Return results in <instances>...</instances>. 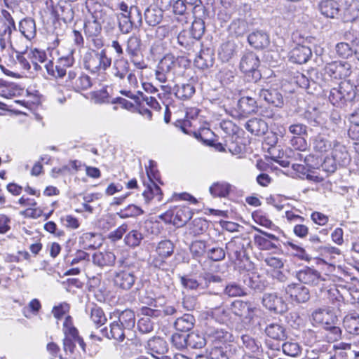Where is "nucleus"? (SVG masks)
Here are the masks:
<instances>
[{
    "mask_svg": "<svg viewBox=\"0 0 359 359\" xmlns=\"http://www.w3.org/2000/svg\"><path fill=\"white\" fill-rule=\"evenodd\" d=\"M116 257L111 252H97L93 256V262L95 265L100 267L111 266L114 264Z\"/></svg>",
    "mask_w": 359,
    "mask_h": 359,
    "instance_id": "nucleus-33",
    "label": "nucleus"
},
{
    "mask_svg": "<svg viewBox=\"0 0 359 359\" xmlns=\"http://www.w3.org/2000/svg\"><path fill=\"white\" fill-rule=\"evenodd\" d=\"M126 328L118 320H114L110 323L109 329L104 327L102 330V332L108 339H114L118 341H123L126 337Z\"/></svg>",
    "mask_w": 359,
    "mask_h": 359,
    "instance_id": "nucleus-19",
    "label": "nucleus"
},
{
    "mask_svg": "<svg viewBox=\"0 0 359 359\" xmlns=\"http://www.w3.org/2000/svg\"><path fill=\"white\" fill-rule=\"evenodd\" d=\"M313 321L324 327L334 323L336 316L328 309H318L315 310L311 315Z\"/></svg>",
    "mask_w": 359,
    "mask_h": 359,
    "instance_id": "nucleus-22",
    "label": "nucleus"
},
{
    "mask_svg": "<svg viewBox=\"0 0 359 359\" xmlns=\"http://www.w3.org/2000/svg\"><path fill=\"white\" fill-rule=\"evenodd\" d=\"M195 322L194 316L187 313L177 318L174 323L176 330L180 332H188L192 329Z\"/></svg>",
    "mask_w": 359,
    "mask_h": 359,
    "instance_id": "nucleus-37",
    "label": "nucleus"
},
{
    "mask_svg": "<svg viewBox=\"0 0 359 359\" xmlns=\"http://www.w3.org/2000/svg\"><path fill=\"white\" fill-rule=\"evenodd\" d=\"M191 217V210L187 206L175 207L160 216L165 222L172 223L177 227L183 226Z\"/></svg>",
    "mask_w": 359,
    "mask_h": 359,
    "instance_id": "nucleus-2",
    "label": "nucleus"
},
{
    "mask_svg": "<svg viewBox=\"0 0 359 359\" xmlns=\"http://www.w3.org/2000/svg\"><path fill=\"white\" fill-rule=\"evenodd\" d=\"M173 90L178 99L184 100L192 97L195 93V88L191 83H182L176 85Z\"/></svg>",
    "mask_w": 359,
    "mask_h": 359,
    "instance_id": "nucleus-38",
    "label": "nucleus"
},
{
    "mask_svg": "<svg viewBox=\"0 0 359 359\" xmlns=\"http://www.w3.org/2000/svg\"><path fill=\"white\" fill-rule=\"evenodd\" d=\"M236 44L232 41H227L222 44L219 50V55L223 61H229L235 54Z\"/></svg>",
    "mask_w": 359,
    "mask_h": 359,
    "instance_id": "nucleus-45",
    "label": "nucleus"
},
{
    "mask_svg": "<svg viewBox=\"0 0 359 359\" xmlns=\"http://www.w3.org/2000/svg\"><path fill=\"white\" fill-rule=\"evenodd\" d=\"M243 346L246 351L250 353H257L259 351V345L257 342L249 335H243L241 337Z\"/></svg>",
    "mask_w": 359,
    "mask_h": 359,
    "instance_id": "nucleus-59",
    "label": "nucleus"
},
{
    "mask_svg": "<svg viewBox=\"0 0 359 359\" xmlns=\"http://www.w3.org/2000/svg\"><path fill=\"white\" fill-rule=\"evenodd\" d=\"M137 277L130 270H118L114 271L112 276L114 285L123 290H130L135 284Z\"/></svg>",
    "mask_w": 359,
    "mask_h": 359,
    "instance_id": "nucleus-5",
    "label": "nucleus"
},
{
    "mask_svg": "<svg viewBox=\"0 0 359 359\" xmlns=\"http://www.w3.org/2000/svg\"><path fill=\"white\" fill-rule=\"evenodd\" d=\"M226 250L229 257L235 260L241 259L244 252V244L239 238H233L226 244Z\"/></svg>",
    "mask_w": 359,
    "mask_h": 359,
    "instance_id": "nucleus-24",
    "label": "nucleus"
},
{
    "mask_svg": "<svg viewBox=\"0 0 359 359\" xmlns=\"http://www.w3.org/2000/svg\"><path fill=\"white\" fill-rule=\"evenodd\" d=\"M255 307L246 302L236 300L231 303L229 307L231 313L241 318L251 320L254 316Z\"/></svg>",
    "mask_w": 359,
    "mask_h": 359,
    "instance_id": "nucleus-11",
    "label": "nucleus"
},
{
    "mask_svg": "<svg viewBox=\"0 0 359 359\" xmlns=\"http://www.w3.org/2000/svg\"><path fill=\"white\" fill-rule=\"evenodd\" d=\"M231 185L227 182H216L210 187V192L214 197H226L231 191Z\"/></svg>",
    "mask_w": 359,
    "mask_h": 359,
    "instance_id": "nucleus-39",
    "label": "nucleus"
},
{
    "mask_svg": "<svg viewBox=\"0 0 359 359\" xmlns=\"http://www.w3.org/2000/svg\"><path fill=\"white\" fill-rule=\"evenodd\" d=\"M312 56L311 49L306 46L298 44L294 47L289 55L290 62L296 64H305Z\"/></svg>",
    "mask_w": 359,
    "mask_h": 359,
    "instance_id": "nucleus-12",
    "label": "nucleus"
},
{
    "mask_svg": "<svg viewBox=\"0 0 359 359\" xmlns=\"http://www.w3.org/2000/svg\"><path fill=\"white\" fill-rule=\"evenodd\" d=\"M285 292L290 296L292 301L297 303H305L310 299L309 290L301 284H289L285 288Z\"/></svg>",
    "mask_w": 359,
    "mask_h": 359,
    "instance_id": "nucleus-10",
    "label": "nucleus"
},
{
    "mask_svg": "<svg viewBox=\"0 0 359 359\" xmlns=\"http://www.w3.org/2000/svg\"><path fill=\"white\" fill-rule=\"evenodd\" d=\"M18 29L20 33L28 40L32 39L36 36L35 21L31 18H26L20 20Z\"/></svg>",
    "mask_w": 359,
    "mask_h": 359,
    "instance_id": "nucleus-28",
    "label": "nucleus"
},
{
    "mask_svg": "<svg viewBox=\"0 0 359 359\" xmlns=\"http://www.w3.org/2000/svg\"><path fill=\"white\" fill-rule=\"evenodd\" d=\"M224 293L231 297H241L247 294L245 289L236 282L227 284L224 288Z\"/></svg>",
    "mask_w": 359,
    "mask_h": 359,
    "instance_id": "nucleus-50",
    "label": "nucleus"
},
{
    "mask_svg": "<svg viewBox=\"0 0 359 359\" xmlns=\"http://www.w3.org/2000/svg\"><path fill=\"white\" fill-rule=\"evenodd\" d=\"M137 20L135 15H132V11L128 14L117 13L116 24L118 29L123 34L130 33L135 25V20Z\"/></svg>",
    "mask_w": 359,
    "mask_h": 359,
    "instance_id": "nucleus-21",
    "label": "nucleus"
},
{
    "mask_svg": "<svg viewBox=\"0 0 359 359\" xmlns=\"http://www.w3.org/2000/svg\"><path fill=\"white\" fill-rule=\"evenodd\" d=\"M259 66L258 57L252 52H248L243 55L240 62V69L244 74H252V76L258 78L260 76L257 71Z\"/></svg>",
    "mask_w": 359,
    "mask_h": 359,
    "instance_id": "nucleus-7",
    "label": "nucleus"
},
{
    "mask_svg": "<svg viewBox=\"0 0 359 359\" xmlns=\"http://www.w3.org/2000/svg\"><path fill=\"white\" fill-rule=\"evenodd\" d=\"M102 26L96 19L88 20L84 24V32L87 38L101 34Z\"/></svg>",
    "mask_w": 359,
    "mask_h": 359,
    "instance_id": "nucleus-49",
    "label": "nucleus"
},
{
    "mask_svg": "<svg viewBox=\"0 0 359 359\" xmlns=\"http://www.w3.org/2000/svg\"><path fill=\"white\" fill-rule=\"evenodd\" d=\"M295 276L299 282L311 286L318 285L325 280L319 271L310 267H304L297 271Z\"/></svg>",
    "mask_w": 359,
    "mask_h": 359,
    "instance_id": "nucleus-8",
    "label": "nucleus"
},
{
    "mask_svg": "<svg viewBox=\"0 0 359 359\" xmlns=\"http://www.w3.org/2000/svg\"><path fill=\"white\" fill-rule=\"evenodd\" d=\"M63 332L65 337H69L73 339L79 336V331L73 325L72 319L70 316L65 318L63 323Z\"/></svg>",
    "mask_w": 359,
    "mask_h": 359,
    "instance_id": "nucleus-60",
    "label": "nucleus"
},
{
    "mask_svg": "<svg viewBox=\"0 0 359 359\" xmlns=\"http://www.w3.org/2000/svg\"><path fill=\"white\" fill-rule=\"evenodd\" d=\"M338 88L341 92V95L346 102H351L355 98L356 92L353 83L350 80L341 81Z\"/></svg>",
    "mask_w": 359,
    "mask_h": 359,
    "instance_id": "nucleus-40",
    "label": "nucleus"
},
{
    "mask_svg": "<svg viewBox=\"0 0 359 359\" xmlns=\"http://www.w3.org/2000/svg\"><path fill=\"white\" fill-rule=\"evenodd\" d=\"M321 75V73L317 70H312L309 72L310 79H309L304 74L299 73L295 77L296 83L299 87L309 90L311 88V86L322 84L323 79L320 77Z\"/></svg>",
    "mask_w": 359,
    "mask_h": 359,
    "instance_id": "nucleus-16",
    "label": "nucleus"
},
{
    "mask_svg": "<svg viewBox=\"0 0 359 359\" xmlns=\"http://www.w3.org/2000/svg\"><path fill=\"white\" fill-rule=\"evenodd\" d=\"M144 236L141 232L137 230L130 231L124 238L126 245L129 247L135 248L140 245Z\"/></svg>",
    "mask_w": 359,
    "mask_h": 359,
    "instance_id": "nucleus-51",
    "label": "nucleus"
},
{
    "mask_svg": "<svg viewBox=\"0 0 359 359\" xmlns=\"http://www.w3.org/2000/svg\"><path fill=\"white\" fill-rule=\"evenodd\" d=\"M231 311L229 308L219 306L213 309L212 317L220 323H227L230 320Z\"/></svg>",
    "mask_w": 359,
    "mask_h": 359,
    "instance_id": "nucleus-52",
    "label": "nucleus"
},
{
    "mask_svg": "<svg viewBox=\"0 0 359 359\" xmlns=\"http://www.w3.org/2000/svg\"><path fill=\"white\" fill-rule=\"evenodd\" d=\"M156 252L162 258H168L174 251V244L169 240L161 241L156 247Z\"/></svg>",
    "mask_w": 359,
    "mask_h": 359,
    "instance_id": "nucleus-48",
    "label": "nucleus"
},
{
    "mask_svg": "<svg viewBox=\"0 0 359 359\" xmlns=\"http://www.w3.org/2000/svg\"><path fill=\"white\" fill-rule=\"evenodd\" d=\"M171 7L172 8V12L175 15H180V17L177 18V20L182 22V24L187 23V13H186L187 6L184 1L183 0H174Z\"/></svg>",
    "mask_w": 359,
    "mask_h": 359,
    "instance_id": "nucleus-42",
    "label": "nucleus"
},
{
    "mask_svg": "<svg viewBox=\"0 0 359 359\" xmlns=\"http://www.w3.org/2000/svg\"><path fill=\"white\" fill-rule=\"evenodd\" d=\"M238 110L243 117H248L259 112V107L255 98L250 96L241 97L238 102Z\"/></svg>",
    "mask_w": 359,
    "mask_h": 359,
    "instance_id": "nucleus-13",
    "label": "nucleus"
},
{
    "mask_svg": "<svg viewBox=\"0 0 359 359\" xmlns=\"http://www.w3.org/2000/svg\"><path fill=\"white\" fill-rule=\"evenodd\" d=\"M84 68L93 73L104 72L111 65V58L107 50H90L87 51L83 58Z\"/></svg>",
    "mask_w": 359,
    "mask_h": 359,
    "instance_id": "nucleus-1",
    "label": "nucleus"
},
{
    "mask_svg": "<svg viewBox=\"0 0 359 359\" xmlns=\"http://www.w3.org/2000/svg\"><path fill=\"white\" fill-rule=\"evenodd\" d=\"M20 91L17 84L0 79V96L8 99L19 95Z\"/></svg>",
    "mask_w": 359,
    "mask_h": 359,
    "instance_id": "nucleus-34",
    "label": "nucleus"
},
{
    "mask_svg": "<svg viewBox=\"0 0 359 359\" xmlns=\"http://www.w3.org/2000/svg\"><path fill=\"white\" fill-rule=\"evenodd\" d=\"M245 277L244 282L248 287L254 290H262V285L259 280V278L257 274L254 273H248Z\"/></svg>",
    "mask_w": 359,
    "mask_h": 359,
    "instance_id": "nucleus-64",
    "label": "nucleus"
},
{
    "mask_svg": "<svg viewBox=\"0 0 359 359\" xmlns=\"http://www.w3.org/2000/svg\"><path fill=\"white\" fill-rule=\"evenodd\" d=\"M114 75L119 79H123L126 77L128 72V64L123 58H118L114 62Z\"/></svg>",
    "mask_w": 359,
    "mask_h": 359,
    "instance_id": "nucleus-46",
    "label": "nucleus"
},
{
    "mask_svg": "<svg viewBox=\"0 0 359 359\" xmlns=\"http://www.w3.org/2000/svg\"><path fill=\"white\" fill-rule=\"evenodd\" d=\"M213 64V55L210 49L201 50L194 59L195 66L201 69H205L212 67Z\"/></svg>",
    "mask_w": 359,
    "mask_h": 359,
    "instance_id": "nucleus-29",
    "label": "nucleus"
},
{
    "mask_svg": "<svg viewBox=\"0 0 359 359\" xmlns=\"http://www.w3.org/2000/svg\"><path fill=\"white\" fill-rule=\"evenodd\" d=\"M205 334L208 340L212 342L226 343L231 341L232 334L222 327H210L207 328Z\"/></svg>",
    "mask_w": 359,
    "mask_h": 359,
    "instance_id": "nucleus-18",
    "label": "nucleus"
},
{
    "mask_svg": "<svg viewBox=\"0 0 359 359\" xmlns=\"http://www.w3.org/2000/svg\"><path fill=\"white\" fill-rule=\"evenodd\" d=\"M229 31L236 36H243L247 31V23L240 19L235 20L229 25Z\"/></svg>",
    "mask_w": 359,
    "mask_h": 359,
    "instance_id": "nucleus-57",
    "label": "nucleus"
},
{
    "mask_svg": "<svg viewBox=\"0 0 359 359\" xmlns=\"http://www.w3.org/2000/svg\"><path fill=\"white\" fill-rule=\"evenodd\" d=\"M258 95L260 100L273 107H282L283 105V97L276 89L260 88Z\"/></svg>",
    "mask_w": 359,
    "mask_h": 359,
    "instance_id": "nucleus-14",
    "label": "nucleus"
},
{
    "mask_svg": "<svg viewBox=\"0 0 359 359\" xmlns=\"http://www.w3.org/2000/svg\"><path fill=\"white\" fill-rule=\"evenodd\" d=\"M283 353L290 357L298 356L302 352V348L299 343L290 340L285 341L281 345Z\"/></svg>",
    "mask_w": 359,
    "mask_h": 359,
    "instance_id": "nucleus-43",
    "label": "nucleus"
},
{
    "mask_svg": "<svg viewBox=\"0 0 359 359\" xmlns=\"http://www.w3.org/2000/svg\"><path fill=\"white\" fill-rule=\"evenodd\" d=\"M118 321L123 325L126 330H131L135 324V313L130 309L122 311L119 316Z\"/></svg>",
    "mask_w": 359,
    "mask_h": 359,
    "instance_id": "nucleus-41",
    "label": "nucleus"
},
{
    "mask_svg": "<svg viewBox=\"0 0 359 359\" xmlns=\"http://www.w3.org/2000/svg\"><path fill=\"white\" fill-rule=\"evenodd\" d=\"M163 11L157 6H149L144 11V20L149 26L158 25L163 19Z\"/></svg>",
    "mask_w": 359,
    "mask_h": 359,
    "instance_id": "nucleus-32",
    "label": "nucleus"
},
{
    "mask_svg": "<svg viewBox=\"0 0 359 359\" xmlns=\"http://www.w3.org/2000/svg\"><path fill=\"white\" fill-rule=\"evenodd\" d=\"M205 32V23L201 18H196L191 25L190 34L193 39L199 40Z\"/></svg>",
    "mask_w": 359,
    "mask_h": 359,
    "instance_id": "nucleus-53",
    "label": "nucleus"
},
{
    "mask_svg": "<svg viewBox=\"0 0 359 359\" xmlns=\"http://www.w3.org/2000/svg\"><path fill=\"white\" fill-rule=\"evenodd\" d=\"M93 18L96 19L100 25H103L106 32H113L116 26L117 13L112 9L100 4L95 6L92 14Z\"/></svg>",
    "mask_w": 359,
    "mask_h": 359,
    "instance_id": "nucleus-3",
    "label": "nucleus"
},
{
    "mask_svg": "<svg viewBox=\"0 0 359 359\" xmlns=\"http://www.w3.org/2000/svg\"><path fill=\"white\" fill-rule=\"evenodd\" d=\"M44 67L50 76L55 79L63 78L66 75V71L61 69V67L57 64H55L53 60H48L44 65Z\"/></svg>",
    "mask_w": 359,
    "mask_h": 359,
    "instance_id": "nucleus-47",
    "label": "nucleus"
},
{
    "mask_svg": "<svg viewBox=\"0 0 359 359\" xmlns=\"http://www.w3.org/2000/svg\"><path fill=\"white\" fill-rule=\"evenodd\" d=\"M344 327L351 334H359V315L356 313L346 315L344 318Z\"/></svg>",
    "mask_w": 359,
    "mask_h": 359,
    "instance_id": "nucleus-36",
    "label": "nucleus"
},
{
    "mask_svg": "<svg viewBox=\"0 0 359 359\" xmlns=\"http://www.w3.org/2000/svg\"><path fill=\"white\" fill-rule=\"evenodd\" d=\"M90 86L91 81L90 76L85 74L80 73L72 88L79 92L80 90H87Z\"/></svg>",
    "mask_w": 359,
    "mask_h": 359,
    "instance_id": "nucleus-55",
    "label": "nucleus"
},
{
    "mask_svg": "<svg viewBox=\"0 0 359 359\" xmlns=\"http://www.w3.org/2000/svg\"><path fill=\"white\" fill-rule=\"evenodd\" d=\"M262 304L267 309L273 311L277 313H283L288 309L285 301L276 294H264L262 297Z\"/></svg>",
    "mask_w": 359,
    "mask_h": 359,
    "instance_id": "nucleus-9",
    "label": "nucleus"
},
{
    "mask_svg": "<svg viewBox=\"0 0 359 359\" xmlns=\"http://www.w3.org/2000/svg\"><path fill=\"white\" fill-rule=\"evenodd\" d=\"M206 244L203 241H195L190 246V251L195 258L201 257L205 252Z\"/></svg>",
    "mask_w": 359,
    "mask_h": 359,
    "instance_id": "nucleus-62",
    "label": "nucleus"
},
{
    "mask_svg": "<svg viewBox=\"0 0 359 359\" xmlns=\"http://www.w3.org/2000/svg\"><path fill=\"white\" fill-rule=\"evenodd\" d=\"M141 48V39L137 35L130 36L127 41L126 52L130 56L138 55Z\"/></svg>",
    "mask_w": 359,
    "mask_h": 359,
    "instance_id": "nucleus-44",
    "label": "nucleus"
},
{
    "mask_svg": "<svg viewBox=\"0 0 359 359\" xmlns=\"http://www.w3.org/2000/svg\"><path fill=\"white\" fill-rule=\"evenodd\" d=\"M337 54L343 58H348L353 53V47L346 42L338 43L335 46Z\"/></svg>",
    "mask_w": 359,
    "mask_h": 359,
    "instance_id": "nucleus-61",
    "label": "nucleus"
},
{
    "mask_svg": "<svg viewBox=\"0 0 359 359\" xmlns=\"http://www.w3.org/2000/svg\"><path fill=\"white\" fill-rule=\"evenodd\" d=\"M178 65V58L172 54H165L159 61L156 71V78L161 83H165L168 78L174 74Z\"/></svg>",
    "mask_w": 359,
    "mask_h": 359,
    "instance_id": "nucleus-4",
    "label": "nucleus"
},
{
    "mask_svg": "<svg viewBox=\"0 0 359 359\" xmlns=\"http://www.w3.org/2000/svg\"><path fill=\"white\" fill-rule=\"evenodd\" d=\"M254 242L261 250H269L277 248V245L274 242L262 235H255Z\"/></svg>",
    "mask_w": 359,
    "mask_h": 359,
    "instance_id": "nucleus-58",
    "label": "nucleus"
},
{
    "mask_svg": "<svg viewBox=\"0 0 359 359\" xmlns=\"http://www.w3.org/2000/svg\"><path fill=\"white\" fill-rule=\"evenodd\" d=\"M320 13L327 18L334 19L339 15V4L334 0H323L318 4Z\"/></svg>",
    "mask_w": 359,
    "mask_h": 359,
    "instance_id": "nucleus-20",
    "label": "nucleus"
},
{
    "mask_svg": "<svg viewBox=\"0 0 359 359\" xmlns=\"http://www.w3.org/2000/svg\"><path fill=\"white\" fill-rule=\"evenodd\" d=\"M249 43L257 49H261L266 47L269 43L268 35L262 31H256L248 37Z\"/></svg>",
    "mask_w": 359,
    "mask_h": 359,
    "instance_id": "nucleus-30",
    "label": "nucleus"
},
{
    "mask_svg": "<svg viewBox=\"0 0 359 359\" xmlns=\"http://www.w3.org/2000/svg\"><path fill=\"white\" fill-rule=\"evenodd\" d=\"M333 143L328 137L319 134L313 140V147L317 152L325 153L332 149Z\"/></svg>",
    "mask_w": 359,
    "mask_h": 359,
    "instance_id": "nucleus-35",
    "label": "nucleus"
},
{
    "mask_svg": "<svg viewBox=\"0 0 359 359\" xmlns=\"http://www.w3.org/2000/svg\"><path fill=\"white\" fill-rule=\"evenodd\" d=\"M331 156L339 164V166H346L351 161V157L345 146L337 140H334Z\"/></svg>",
    "mask_w": 359,
    "mask_h": 359,
    "instance_id": "nucleus-17",
    "label": "nucleus"
},
{
    "mask_svg": "<svg viewBox=\"0 0 359 359\" xmlns=\"http://www.w3.org/2000/svg\"><path fill=\"white\" fill-rule=\"evenodd\" d=\"M245 129L255 135H264L268 131L267 123L261 118H253L245 123Z\"/></svg>",
    "mask_w": 359,
    "mask_h": 359,
    "instance_id": "nucleus-27",
    "label": "nucleus"
},
{
    "mask_svg": "<svg viewBox=\"0 0 359 359\" xmlns=\"http://www.w3.org/2000/svg\"><path fill=\"white\" fill-rule=\"evenodd\" d=\"M266 334L276 341H283L287 338L285 327L279 323H271L266 325Z\"/></svg>",
    "mask_w": 359,
    "mask_h": 359,
    "instance_id": "nucleus-26",
    "label": "nucleus"
},
{
    "mask_svg": "<svg viewBox=\"0 0 359 359\" xmlns=\"http://www.w3.org/2000/svg\"><path fill=\"white\" fill-rule=\"evenodd\" d=\"M328 97L330 102L337 107H341L346 103L338 88H332Z\"/></svg>",
    "mask_w": 359,
    "mask_h": 359,
    "instance_id": "nucleus-63",
    "label": "nucleus"
},
{
    "mask_svg": "<svg viewBox=\"0 0 359 359\" xmlns=\"http://www.w3.org/2000/svg\"><path fill=\"white\" fill-rule=\"evenodd\" d=\"M79 243L85 250H94L101 245L100 236L93 233H84L79 238Z\"/></svg>",
    "mask_w": 359,
    "mask_h": 359,
    "instance_id": "nucleus-31",
    "label": "nucleus"
},
{
    "mask_svg": "<svg viewBox=\"0 0 359 359\" xmlns=\"http://www.w3.org/2000/svg\"><path fill=\"white\" fill-rule=\"evenodd\" d=\"M147 173L151 181V184L148 185L147 189L144 191L142 195L144 197L146 202H149L152 199V196H149V194H153L154 198L156 197L158 201H161L162 199V192L160 187L152 180V177L156 179L155 175L153 173L152 169L147 168Z\"/></svg>",
    "mask_w": 359,
    "mask_h": 359,
    "instance_id": "nucleus-25",
    "label": "nucleus"
},
{
    "mask_svg": "<svg viewBox=\"0 0 359 359\" xmlns=\"http://www.w3.org/2000/svg\"><path fill=\"white\" fill-rule=\"evenodd\" d=\"M143 210L135 205H129L126 208L117 212V215L121 219H126L132 217H137L143 214Z\"/></svg>",
    "mask_w": 359,
    "mask_h": 359,
    "instance_id": "nucleus-56",
    "label": "nucleus"
},
{
    "mask_svg": "<svg viewBox=\"0 0 359 359\" xmlns=\"http://www.w3.org/2000/svg\"><path fill=\"white\" fill-rule=\"evenodd\" d=\"M147 348L151 355L157 359H161V356L168 351L166 341L160 337L149 339Z\"/></svg>",
    "mask_w": 359,
    "mask_h": 359,
    "instance_id": "nucleus-23",
    "label": "nucleus"
},
{
    "mask_svg": "<svg viewBox=\"0 0 359 359\" xmlns=\"http://www.w3.org/2000/svg\"><path fill=\"white\" fill-rule=\"evenodd\" d=\"M325 73L329 76L336 79H345L351 73V66L347 62L334 61L327 64Z\"/></svg>",
    "mask_w": 359,
    "mask_h": 359,
    "instance_id": "nucleus-6",
    "label": "nucleus"
},
{
    "mask_svg": "<svg viewBox=\"0 0 359 359\" xmlns=\"http://www.w3.org/2000/svg\"><path fill=\"white\" fill-rule=\"evenodd\" d=\"M90 317L93 323L100 327L105 323L107 318L102 309L97 306H93L90 309Z\"/></svg>",
    "mask_w": 359,
    "mask_h": 359,
    "instance_id": "nucleus-54",
    "label": "nucleus"
},
{
    "mask_svg": "<svg viewBox=\"0 0 359 359\" xmlns=\"http://www.w3.org/2000/svg\"><path fill=\"white\" fill-rule=\"evenodd\" d=\"M53 15L57 20H61L65 23L71 22L74 16V12L72 5L66 1H60L56 5V9Z\"/></svg>",
    "mask_w": 359,
    "mask_h": 359,
    "instance_id": "nucleus-15",
    "label": "nucleus"
}]
</instances>
